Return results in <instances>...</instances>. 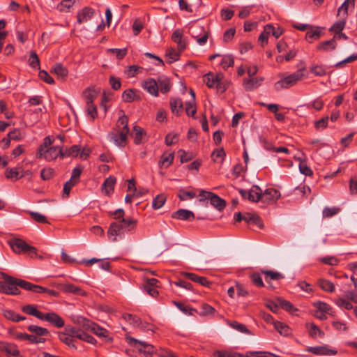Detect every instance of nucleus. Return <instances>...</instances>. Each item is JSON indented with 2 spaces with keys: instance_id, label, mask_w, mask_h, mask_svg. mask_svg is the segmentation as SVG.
Listing matches in <instances>:
<instances>
[{
  "instance_id": "f257e3e1",
  "label": "nucleus",
  "mask_w": 357,
  "mask_h": 357,
  "mask_svg": "<svg viewBox=\"0 0 357 357\" xmlns=\"http://www.w3.org/2000/svg\"><path fill=\"white\" fill-rule=\"evenodd\" d=\"M128 132V118L123 114L119 118L115 128L109 132L108 137L116 146L124 147L126 144Z\"/></svg>"
},
{
  "instance_id": "f03ea898",
  "label": "nucleus",
  "mask_w": 357,
  "mask_h": 357,
  "mask_svg": "<svg viewBox=\"0 0 357 357\" xmlns=\"http://www.w3.org/2000/svg\"><path fill=\"white\" fill-rule=\"evenodd\" d=\"M2 275L3 280L0 281V293L8 295H18L20 294V291L17 287L30 291L31 282L15 278L6 273H3Z\"/></svg>"
},
{
  "instance_id": "7ed1b4c3",
  "label": "nucleus",
  "mask_w": 357,
  "mask_h": 357,
  "mask_svg": "<svg viewBox=\"0 0 357 357\" xmlns=\"http://www.w3.org/2000/svg\"><path fill=\"white\" fill-rule=\"evenodd\" d=\"M303 70H298L276 82L274 84L275 89L276 91H280L283 89H289L294 86L298 81L302 79L303 77Z\"/></svg>"
},
{
  "instance_id": "20e7f679",
  "label": "nucleus",
  "mask_w": 357,
  "mask_h": 357,
  "mask_svg": "<svg viewBox=\"0 0 357 357\" xmlns=\"http://www.w3.org/2000/svg\"><path fill=\"white\" fill-rule=\"evenodd\" d=\"M8 244L15 253H27L31 257L37 254V250L35 247L28 245L20 238H13L8 241Z\"/></svg>"
},
{
  "instance_id": "39448f33",
  "label": "nucleus",
  "mask_w": 357,
  "mask_h": 357,
  "mask_svg": "<svg viewBox=\"0 0 357 357\" xmlns=\"http://www.w3.org/2000/svg\"><path fill=\"white\" fill-rule=\"evenodd\" d=\"M190 34L194 38L199 45H204L208 38V31L204 26L193 24L189 28Z\"/></svg>"
},
{
  "instance_id": "423d86ee",
  "label": "nucleus",
  "mask_w": 357,
  "mask_h": 357,
  "mask_svg": "<svg viewBox=\"0 0 357 357\" xmlns=\"http://www.w3.org/2000/svg\"><path fill=\"white\" fill-rule=\"evenodd\" d=\"M280 197V192L278 190L271 188L262 192L261 202L267 204H275Z\"/></svg>"
},
{
  "instance_id": "0eeeda50",
  "label": "nucleus",
  "mask_w": 357,
  "mask_h": 357,
  "mask_svg": "<svg viewBox=\"0 0 357 357\" xmlns=\"http://www.w3.org/2000/svg\"><path fill=\"white\" fill-rule=\"evenodd\" d=\"M307 351L316 356H335L337 351L335 349H330L327 345L310 347Z\"/></svg>"
},
{
  "instance_id": "6e6552de",
  "label": "nucleus",
  "mask_w": 357,
  "mask_h": 357,
  "mask_svg": "<svg viewBox=\"0 0 357 357\" xmlns=\"http://www.w3.org/2000/svg\"><path fill=\"white\" fill-rule=\"evenodd\" d=\"M83 326L89 329L91 332H93L94 334L99 337H105L107 336V331L103 328H101L97 324L91 321L88 319H83Z\"/></svg>"
},
{
  "instance_id": "1a4fd4ad",
  "label": "nucleus",
  "mask_w": 357,
  "mask_h": 357,
  "mask_svg": "<svg viewBox=\"0 0 357 357\" xmlns=\"http://www.w3.org/2000/svg\"><path fill=\"white\" fill-rule=\"evenodd\" d=\"M63 150L60 146H54L42 152L41 158L45 159L47 161H52L58 156L62 157Z\"/></svg>"
},
{
  "instance_id": "9d476101",
  "label": "nucleus",
  "mask_w": 357,
  "mask_h": 357,
  "mask_svg": "<svg viewBox=\"0 0 357 357\" xmlns=\"http://www.w3.org/2000/svg\"><path fill=\"white\" fill-rule=\"evenodd\" d=\"M41 320L48 321L56 328H62L64 326V320L55 312L43 313Z\"/></svg>"
},
{
  "instance_id": "9b49d317",
  "label": "nucleus",
  "mask_w": 357,
  "mask_h": 357,
  "mask_svg": "<svg viewBox=\"0 0 357 357\" xmlns=\"http://www.w3.org/2000/svg\"><path fill=\"white\" fill-rule=\"evenodd\" d=\"M0 350L6 353L8 357H21L20 352L15 344L1 342Z\"/></svg>"
},
{
  "instance_id": "f8f14e48",
  "label": "nucleus",
  "mask_w": 357,
  "mask_h": 357,
  "mask_svg": "<svg viewBox=\"0 0 357 357\" xmlns=\"http://www.w3.org/2000/svg\"><path fill=\"white\" fill-rule=\"evenodd\" d=\"M158 83L153 78H149L142 83V87L151 95L158 96Z\"/></svg>"
},
{
  "instance_id": "ddd939ff",
  "label": "nucleus",
  "mask_w": 357,
  "mask_h": 357,
  "mask_svg": "<svg viewBox=\"0 0 357 357\" xmlns=\"http://www.w3.org/2000/svg\"><path fill=\"white\" fill-rule=\"evenodd\" d=\"M222 78L223 75L222 73L214 75L212 73H209L204 76V81L208 87L213 88L216 86L219 82L222 80Z\"/></svg>"
},
{
  "instance_id": "4468645a",
  "label": "nucleus",
  "mask_w": 357,
  "mask_h": 357,
  "mask_svg": "<svg viewBox=\"0 0 357 357\" xmlns=\"http://www.w3.org/2000/svg\"><path fill=\"white\" fill-rule=\"evenodd\" d=\"M15 337L20 340H27L32 344L44 343L46 340L45 338L44 337H36V335H33L31 334H27L24 333H15Z\"/></svg>"
},
{
  "instance_id": "2eb2a0df",
  "label": "nucleus",
  "mask_w": 357,
  "mask_h": 357,
  "mask_svg": "<svg viewBox=\"0 0 357 357\" xmlns=\"http://www.w3.org/2000/svg\"><path fill=\"white\" fill-rule=\"evenodd\" d=\"M94 15V10L90 7H85L77 13V22L82 24L91 20Z\"/></svg>"
},
{
  "instance_id": "dca6fc26",
  "label": "nucleus",
  "mask_w": 357,
  "mask_h": 357,
  "mask_svg": "<svg viewBox=\"0 0 357 357\" xmlns=\"http://www.w3.org/2000/svg\"><path fill=\"white\" fill-rule=\"evenodd\" d=\"M263 77L244 79L243 85L246 91H252L261 85Z\"/></svg>"
},
{
  "instance_id": "f3484780",
  "label": "nucleus",
  "mask_w": 357,
  "mask_h": 357,
  "mask_svg": "<svg viewBox=\"0 0 357 357\" xmlns=\"http://www.w3.org/2000/svg\"><path fill=\"white\" fill-rule=\"evenodd\" d=\"M99 91V90L96 89L93 86L86 89L82 93V96L84 99L86 104L93 103Z\"/></svg>"
},
{
  "instance_id": "a211bd4d",
  "label": "nucleus",
  "mask_w": 357,
  "mask_h": 357,
  "mask_svg": "<svg viewBox=\"0 0 357 357\" xmlns=\"http://www.w3.org/2000/svg\"><path fill=\"white\" fill-rule=\"evenodd\" d=\"M61 289L65 293H70L78 296H86V292L80 287L73 284L66 283L61 285Z\"/></svg>"
},
{
  "instance_id": "6ab92c4d",
  "label": "nucleus",
  "mask_w": 357,
  "mask_h": 357,
  "mask_svg": "<svg viewBox=\"0 0 357 357\" xmlns=\"http://www.w3.org/2000/svg\"><path fill=\"white\" fill-rule=\"evenodd\" d=\"M182 275L189 280L197 282L204 287H209L211 282H209L206 277L199 276L192 273L183 272Z\"/></svg>"
},
{
  "instance_id": "aec40b11",
  "label": "nucleus",
  "mask_w": 357,
  "mask_h": 357,
  "mask_svg": "<svg viewBox=\"0 0 357 357\" xmlns=\"http://www.w3.org/2000/svg\"><path fill=\"white\" fill-rule=\"evenodd\" d=\"M172 40L178 45V50L183 52L186 47V42L183 39V31L181 29H176L172 36Z\"/></svg>"
},
{
  "instance_id": "412c9836",
  "label": "nucleus",
  "mask_w": 357,
  "mask_h": 357,
  "mask_svg": "<svg viewBox=\"0 0 357 357\" xmlns=\"http://www.w3.org/2000/svg\"><path fill=\"white\" fill-rule=\"evenodd\" d=\"M172 218L182 220H192L195 219L194 213L186 209H179L172 215Z\"/></svg>"
},
{
  "instance_id": "4be33fe9",
  "label": "nucleus",
  "mask_w": 357,
  "mask_h": 357,
  "mask_svg": "<svg viewBox=\"0 0 357 357\" xmlns=\"http://www.w3.org/2000/svg\"><path fill=\"white\" fill-rule=\"evenodd\" d=\"M138 91L135 89H129L124 91L122 93V99L126 102H132L141 99L140 96L137 94Z\"/></svg>"
},
{
  "instance_id": "5701e85b",
  "label": "nucleus",
  "mask_w": 357,
  "mask_h": 357,
  "mask_svg": "<svg viewBox=\"0 0 357 357\" xmlns=\"http://www.w3.org/2000/svg\"><path fill=\"white\" fill-rule=\"evenodd\" d=\"M157 82L158 83V91H160L162 93H167L172 89L170 79L167 77H158Z\"/></svg>"
},
{
  "instance_id": "b1692460",
  "label": "nucleus",
  "mask_w": 357,
  "mask_h": 357,
  "mask_svg": "<svg viewBox=\"0 0 357 357\" xmlns=\"http://www.w3.org/2000/svg\"><path fill=\"white\" fill-rule=\"evenodd\" d=\"M211 204L219 211H222L226 206V202L214 193H208Z\"/></svg>"
},
{
  "instance_id": "393cba45",
  "label": "nucleus",
  "mask_w": 357,
  "mask_h": 357,
  "mask_svg": "<svg viewBox=\"0 0 357 357\" xmlns=\"http://www.w3.org/2000/svg\"><path fill=\"white\" fill-rule=\"evenodd\" d=\"M244 221L249 225H255L257 226L259 228H262L264 227L261 219L256 213H245Z\"/></svg>"
},
{
  "instance_id": "a878e982",
  "label": "nucleus",
  "mask_w": 357,
  "mask_h": 357,
  "mask_svg": "<svg viewBox=\"0 0 357 357\" xmlns=\"http://www.w3.org/2000/svg\"><path fill=\"white\" fill-rule=\"evenodd\" d=\"M337 47L336 37H333L332 39L325 40L320 43L317 46V50L319 51L327 52L329 50H334Z\"/></svg>"
},
{
  "instance_id": "bb28decb",
  "label": "nucleus",
  "mask_w": 357,
  "mask_h": 357,
  "mask_svg": "<svg viewBox=\"0 0 357 357\" xmlns=\"http://www.w3.org/2000/svg\"><path fill=\"white\" fill-rule=\"evenodd\" d=\"M30 291L38 294L47 293V294L54 297H57L59 296V293L53 289H49L42 286L33 284L32 283H30Z\"/></svg>"
},
{
  "instance_id": "cd10ccee",
  "label": "nucleus",
  "mask_w": 357,
  "mask_h": 357,
  "mask_svg": "<svg viewBox=\"0 0 357 357\" xmlns=\"http://www.w3.org/2000/svg\"><path fill=\"white\" fill-rule=\"evenodd\" d=\"M261 273L265 275V281L267 283H269L271 280H280L284 278L282 273L271 270L261 269Z\"/></svg>"
},
{
  "instance_id": "c85d7f7f",
  "label": "nucleus",
  "mask_w": 357,
  "mask_h": 357,
  "mask_svg": "<svg viewBox=\"0 0 357 357\" xmlns=\"http://www.w3.org/2000/svg\"><path fill=\"white\" fill-rule=\"evenodd\" d=\"M22 310L23 312H24L27 314H29V315L34 316L40 320L42 319L43 316V313L41 312L40 311L38 310L36 306L33 304H29V305L23 306L22 307Z\"/></svg>"
},
{
  "instance_id": "c756f323",
  "label": "nucleus",
  "mask_w": 357,
  "mask_h": 357,
  "mask_svg": "<svg viewBox=\"0 0 357 357\" xmlns=\"http://www.w3.org/2000/svg\"><path fill=\"white\" fill-rule=\"evenodd\" d=\"M21 168H8L5 171V176L8 179L18 180L24 176Z\"/></svg>"
},
{
  "instance_id": "7c9ffc66",
  "label": "nucleus",
  "mask_w": 357,
  "mask_h": 357,
  "mask_svg": "<svg viewBox=\"0 0 357 357\" xmlns=\"http://www.w3.org/2000/svg\"><path fill=\"white\" fill-rule=\"evenodd\" d=\"M174 158V152H165L160 157L159 166L160 167L167 168L173 162Z\"/></svg>"
},
{
  "instance_id": "2f4dec72",
  "label": "nucleus",
  "mask_w": 357,
  "mask_h": 357,
  "mask_svg": "<svg viewBox=\"0 0 357 357\" xmlns=\"http://www.w3.org/2000/svg\"><path fill=\"white\" fill-rule=\"evenodd\" d=\"M262 190L257 185H253L250 190L249 197L248 199L252 202H258L259 200L261 201Z\"/></svg>"
},
{
  "instance_id": "473e14b6",
  "label": "nucleus",
  "mask_w": 357,
  "mask_h": 357,
  "mask_svg": "<svg viewBox=\"0 0 357 357\" xmlns=\"http://www.w3.org/2000/svg\"><path fill=\"white\" fill-rule=\"evenodd\" d=\"M169 105L172 113L177 116L183 111V102L180 98H172L169 101Z\"/></svg>"
},
{
  "instance_id": "72a5a7b5",
  "label": "nucleus",
  "mask_w": 357,
  "mask_h": 357,
  "mask_svg": "<svg viewBox=\"0 0 357 357\" xmlns=\"http://www.w3.org/2000/svg\"><path fill=\"white\" fill-rule=\"evenodd\" d=\"M27 329L33 333V335H36V337H43V336H47L50 335V332L47 328L36 325H30L27 327Z\"/></svg>"
},
{
  "instance_id": "f704fd0d",
  "label": "nucleus",
  "mask_w": 357,
  "mask_h": 357,
  "mask_svg": "<svg viewBox=\"0 0 357 357\" xmlns=\"http://www.w3.org/2000/svg\"><path fill=\"white\" fill-rule=\"evenodd\" d=\"M116 183V178L113 176H109L106 178L102 185V191L105 195H109L114 190V185Z\"/></svg>"
},
{
  "instance_id": "c9c22d12",
  "label": "nucleus",
  "mask_w": 357,
  "mask_h": 357,
  "mask_svg": "<svg viewBox=\"0 0 357 357\" xmlns=\"http://www.w3.org/2000/svg\"><path fill=\"white\" fill-rule=\"evenodd\" d=\"M121 225L116 224V222H112L109 225L107 231V235L109 237H113L112 241H116V236L121 235L122 231H121Z\"/></svg>"
},
{
  "instance_id": "e433bc0d",
  "label": "nucleus",
  "mask_w": 357,
  "mask_h": 357,
  "mask_svg": "<svg viewBox=\"0 0 357 357\" xmlns=\"http://www.w3.org/2000/svg\"><path fill=\"white\" fill-rule=\"evenodd\" d=\"M270 30H273V25L269 24H266L262 33L259 36V41L261 43V46H264L268 43V38L270 35Z\"/></svg>"
},
{
  "instance_id": "4c0bfd02",
  "label": "nucleus",
  "mask_w": 357,
  "mask_h": 357,
  "mask_svg": "<svg viewBox=\"0 0 357 357\" xmlns=\"http://www.w3.org/2000/svg\"><path fill=\"white\" fill-rule=\"evenodd\" d=\"M181 52H180L178 50L176 51L174 48H169L167 50L165 56L168 59L169 63H172L176 61H178L180 58V54Z\"/></svg>"
},
{
  "instance_id": "58836bf2",
  "label": "nucleus",
  "mask_w": 357,
  "mask_h": 357,
  "mask_svg": "<svg viewBox=\"0 0 357 357\" xmlns=\"http://www.w3.org/2000/svg\"><path fill=\"white\" fill-rule=\"evenodd\" d=\"M319 287L324 291L327 292H333L335 291V285L329 280L319 279L318 280Z\"/></svg>"
},
{
  "instance_id": "ea45409f",
  "label": "nucleus",
  "mask_w": 357,
  "mask_h": 357,
  "mask_svg": "<svg viewBox=\"0 0 357 357\" xmlns=\"http://www.w3.org/2000/svg\"><path fill=\"white\" fill-rule=\"evenodd\" d=\"M321 31L319 27H316L314 29L312 27H310V29L307 31L305 38L311 43L310 39L317 40L321 37Z\"/></svg>"
},
{
  "instance_id": "a19ab883",
  "label": "nucleus",
  "mask_w": 357,
  "mask_h": 357,
  "mask_svg": "<svg viewBox=\"0 0 357 357\" xmlns=\"http://www.w3.org/2000/svg\"><path fill=\"white\" fill-rule=\"evenodd\" d=\"M50 72L62 78L66 77L68 75V70L61 63H56L52 66Z\"/></svg>"
},
{
  "instance_id": "79ce46f5",
  "label": "nucleus",
  "mask_w": 357,
  "mask_h": 357,
  "mask_svg": "<svg viewBox=\"0 0 357 357\" xmlns=\"http://www.w3.org/2000/svg\"><path fill=\"white\" fill-rule=\"evenodd\" d=\"M53 143V140L50 136L44 138L43 142L40 145L36 153V158H41V153L47 149V147Z\"/></svg>"
},
{
  "instance_id": "37998d69",
  "label": "nucleus",
  "mask_w": 357,
  "mask_h": 357,
  "mask_svg": "<svg viewBox=\"0 0 357 357\" xmlns=\"http://www.w3.org/2000/svg\"><path fill=\"white\" fill-rule=\"evenodd\" d=\"M81 149L78 145H73L69 149H66L62 153V158L63 157H76L80 153Z\"/></svg>"
},
{
  "instance_id": "c03bdc74",
  "label": "nucleus",
  "mask_w": 357,
  "mask_h": 357,
  "mask_svg": "<svg viewBox=\"0 0 357 357\" xmlns=\"http://www.w3.org/2000/svg\"><path fill=\"white\" fill-rule=\"evenodd\" d=\"M228 324L234 329L245 334H250V331L245 324L238 323L236 321H229Z\"/></svg>"
},
{
  "instance_id": "a18cd8bd",
  "label": "nucleus",
  "mask_w": 357,
  "mask_h": 357,
  "mask_svg": "<svg viewBox=\"0 0 357 357\" xmlns=\"http://www.w3.org/2000/svg\"><path fill=\"white\" fill-rule=\"evenodd\" d=\"M59 338L62 342L65 343L68 347L76 349L75 345L73 344V338L70 335H69V334L63 332H60L59 333Z\"/></svg>"
},
{
  "instance_id": "49530a36",
  "label": "nucleus",
  "mask_w": 357,
  "mask_h": 357,
  "mask_svg": "<svg viewBox=\"0 0 357 357\" xmlns=\"http://www.w3.org/2000/svg\"><path fill=\"white\" fill-rule=\"evenodd\" d=\"M166 202V196L164 194L157 195L153 200L152 207L154 209L160 208Z\"/></svg>"
},
{
  "instance_id": "de8ad7c7",
  "label": "nucleus",
  "mask_w": 357,
  "mask_h": 357,
  "mask_svg": "<svg viewBox=\"0 0 357 357\" xmlns=\"http://www.w3.org/2000/svg\"><path fill=\"white\" fill-rule=\"evenodd\" d=\"M87 115L94 121L98 116L97 107L93 103L86 104L85 107Z\"/></svg>"
},
{
  "instance_id": "09e8293b",
  "label": "nucleus",
  "mask_w": 357,
  "mask_h": 357,
  "mask_svg": "<svg viewBox=\"0 0 357 357\" xmlns=\"http://www.w3.org/2000/svg\"><path fill=\"white\" fill-rule=\"evenodd\" d=\"M234 64V59L231 55L223 56L220 62L221 67L227 70L229 67H232Z\"/></svg>"
},
{
  "instance_id": "8fccbe9b",
  "label": "nucleus",
  "mask_w": 357,
  "mask_h": 357,
  "mask_svg": "<svg viewBox=\"0 0 357 357\" xmlns=\"http://www.w3.org/2000/svg\"><path fill=\"white\" fill-rule=\"evenodd\" d=\"M310 335L313 337L316 338L318 336L320 337H324V333L317 326H316L314 324H310V328L309 331Z\"/></svg>"
},
{
  "instance_id": "3c124183",
  "label": "nucleus",
  "mask_w": 357,
  "mask_h": 357,
  "mask_svg": "<svg viewBox=\"0 0 357 357\" xmlns=\"http://www.w3.org/2000/svg\"><path fill=\"white\" fill-rule=\"evenodd\" d=\"M275 328L283 335H287L289 331V326L283 322L275 321L274 322Z\"/></svg>"
},
{
  "instance_id": "603ef678",
  "label": "nucleus",
  "mask_w": 357,
  "mask_h": 357,
  "mask_svg": "<svg viewBox=\"0 0 357 357\" xmlns=\"http://www.w3.org/2000/svg\"><path fill=\"white\" fill-rule=\"evenodd\" d=\"M314 306L317 308L316 312H319L330 313V311L332 310V307L328 304L321 301L314 303Z\"/></svg>"
},
{
  "instance_id": "864d4df0",
  "label": "nucleus",
  "mask_w": 357,
  "mask_h": 357,
  "mask_svg": "<svg viewBox=\"0 0 357 357\" xmlns=\"http://www.w3.org/2000/svg\"><path fill=\"white\" fill-rule=\"evenodd\" d=\"M196 112L195 100L189 101L185 103V112L188 116L195 117Z\"/></svg>"
},
{
  "instance_id": "5fc2aeb1",
  "label": "nucleus",
  "mask_w": 357,
  "mask_h": 357,
  "mask_svg": "<svg viewBox=\"0 0 357 357\" xmlns=\"http://www.w3.org/2000/svg\"><path fill=\"white\" fill-rule=\"evenodd\" d=\"M142 69V67L137 65H132L128 66L125 70L124 73L129 78L135 77L139 70Z\"/></svg>"
},
{
  "instance_id": "6e6d98bb",
  "label": "nucleus",
  "mask_w": 357,
  "mask_h": 357,
  "mask_svg": "<svg viewBox=\"0 0 357 357\" xmlns=\"http://www.w3.org/2000/svg\"><path fill=\"white\" fill-rule=\"evenodd\" d=\"M29 66L31 68H39V67H40V60H39V58H38L37 54L36 53V52L31 51L30 52V57H29Z\"/></svg>"
},
{
  "instance_id": "4d7b16f0",
  "label": "nucleus",
  "mask_w": 357,
  "mask_h": 357,
  "mask_svg": "<svg viewBox=\"0 0 357 357\" xmlns=\"http://www.w3.org/2000/svg\"><path fill=\"white\" fill-rule=\"evenodd\" d=\"M28 213L30 215V216L31 217V218L33 220H34L36 222H39V223H47V224L49 223L47 218L45 215H43L38 212L29 211Z\"/></svg>"
},
{
  "instance_id": "13d9d810",
  "label": "nucleus",
  "mask_w": 357,
  "mask_h": 357,
  "mask_svg": "<svg viewBox=\"0 0 357 357\" xmlns=\"http://www.w3.org/2000/svg\"><path fill=\"white\" fill-rule=\"evenodd\" d=\"M178 197L181 201H185L195 197L196 194L193 192L185 191L183 189H180Z\"/></svg>"
},
{
  "instance_id": "bf43d9fd",
  "label": "nucleus",
  "mask_w": 357,
  "mask_h": 357,
  "mask_svg": "<svg viewBox=\"0 0 357 357\" xmlns=\"http://www.w3.org/2000/svg\"><path fill=\"white\" fill-rule=\"evenodd\" d=\"M78 182L72 178H70L69 181H66L63 185V196L68 197L72 188Z\"/></svg>"
},
{
  "instance_id": "052dcab7",
  "label": "nucleus",
  "mask_w": 357,
  "mask_h": 357,
  "mask_svg": "<svg viewBox=\"0 0 357 357\" xmlns=\"http://www.w3.org/2000/svg\"><path fill=\"white\" fill-rule=\"evenodd\" d=\"M107 51L109 52L115 54L116 59L119 60L123 59L128 53L127 48H123V49L112 48V49H109Z\"/></svg>"
},
{
  "instance_id": "680f3d73",
  "label": "nucleus",
  "mask_w": 357,
  "mask_h": 357,
  "mask_svg": "<svg viewBox=\"0 0 357 357\" xmlns=\"http://www.w3.org/2000/svg\"><path fill=\"white\" fill-rule=\"evenodd\" d=\"M77 338L85 341L86 342L91 343L92 344H95L96 343V340L93 336L82 331H80V333H79V335H77Z\"/></svg>"
},
{
  "instance_id": "e2e57ef3",
  "label": "nucleus",
  "mask_w": 357,
  "mask_h": 357,
  "mask_svg": "<svg viewBox=\"0 0 357 357\" xmlns=\"http://www.w3.org/2000/svg\"><path fill=\"white\" fill-rule=\"evenodd\" d=\"M310 72L316 76H324L326 73V68L323 66L314 65L310 68Z\"/></svg>"
},
{
  "instance_id": "0e129e2a",
  "label": "nucleus",
  "mask_w": 357,
  "mask_h": 357,
  "mask_svg": "<svg viewBox=\"0 0 357 357\" xmlns=\"http://www.w3.org/2000/svg\"><path fill=\"white\" fill-rule=\"evenodd\" d=\"M226 153L223 148L214 150L211 154V157L214 161H217L218 158L221 159V162L224 160Z\"/></svg>"
},
{
  "instance_id": "69168bd1",
  "label": "nucleus",
  "mask_w": 357,
  "mask_h": 357,
  "mask_svg": "<svg viewBox=\"0 0 357 357\" xmlns=\"http://www.w3.org/2000/svg\"><path fill=\"white\" fill-rule=\"evenodd\" d=\"M214 357H243L241 354L231 351H216Z\"/></svg>"
},
{
  "instance_id": "338daca9",
  "label": "nucleus",
  "mask_w": 357,
  "mask_h": 357,
  "mask_svg": "<svg viewBox=\"0 0 357 357\" xmlns=\"http://www.w3.org/2000/svg\"><path fill=\"white\" fill-rule=\"evenodd\" d=\"M252 282L258 287H264L261 276L259 273H254L250 275Z\"/></svg>"
},
{
  "instance_id": "774afa93",
  "label": "nucleus",
  "mask_w": 357,
  "mask_h": 357,
  "mask_svg": "<svg viewBox=\"0 0 357 357\" xmlns=\"http://www.w3.org/2000/svg\"><path fill=\"white\" fill-rule=\"evenodd\" d=\"M109 83L114 90H119L121 86V82L119 78L115 77L114 75H111L109 78Z\"/></svg>"
}]
</instances>
